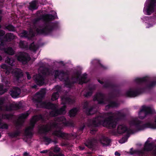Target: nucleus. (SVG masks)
Masks as SVG:
<instances>
[{"label": "nucleus", "instance_id": "6e6552de", "mask_svg": "<svg viewBox=\"0 0 156 156\" xmlns=\"http://www.w3.org/2000/svg\"><path fill=\"white\" fill-rule=\"evenodd\" d=\"M4 102V99L3 98H0V110H5L6 111H11L12 110H16L20 108L21 106L20 103L13 102L9 106H7L3 108V104Z\"/></svg>", "mask_w": 156, "mask_h": 156}, {"label": "nucleus", "instance_id": "2f4dec72", "mask_svg": "<svg viewBox=\"0 0 156 156\" xmlns=\"http://www.w3.org/2000/svg\"><path fill=\"white\" fill-rule=\"evenodd\" d=\"M96 111V109L94 108H91L89 109H87L86 113L88 115L93 114Z\"/></svg>", "mask_w": 156, "mask_h": 156}, {"label": "nucleus", "instance_id": "dca6fc26", "mask_svg": "<svg viewBox=\"0 0 156 156\" xmlns=\"http://www.w3.org/2000/svg\"><path fill=\"white\" fill-rule=\"evenodd\" d=\"M53 134L58 137H62L64 139H69L70 136V135L63 133L60 130L55 131Z\"/></svg>", "mask_w": 156, "mask_h": 156}, {"label": "nucleus", "instance_id": "7c9ffc66", "mask_svg": "<svg viewBox=\"0 0 156 156\" xmlns=\"http://www.w3.org/2000/svg\"><path fill=\"white\" fill-rule=\"evenodd\" d=\"M55 17L52 15H46L43 16L44 20L45 21H49L55 19Z\"/></svg>", "mask_w": 156, "mask_h": 156}, {"label": "nucleus", "instance_id": "aec40b11", "mask_svg": "<svg viewBox=\"0 0 156 156\" xmlns=\"http://www.w3.org/2000/svg\"><path fill=\"white\" fill-rule=\"evenodd\" d=\"M140 94L138 90L134 89H130L128 90L126 92V95L127 96L130 97H135Z\"/></svg>", "mask_w": 156, "mask_h": 156}, {"label": "nucleus", "instance_id": "473e14b6", "mask_svg": "<svg viewBox=\"0 0 156 156\" xmlns=\"http://www.w3.org/2000/svg\"><path fill=\"white\" fill-rule=\"evenodd\" d=\"M78 110L76 108H74L71 110L69 112V115L70 117H73L76 114Z\"/></svg>", "mask_w": 156, "mask_h": 156}, {"label": "nucleus", "instance_id": "864d4df0", "mask_svg": "<svg viewBox=\"0 0 156 156\" xmlns=\"http://www.w3.org/2000/svg\"><path fill=\"white\" fill-rule=\"evenodd\" d=\"M88 145L86 144V145L89 148H90L92 146V144L91 142H88Z\"/></svg>", "mask_w": 156, "mask_h": 156}, {"label": "nucleus", "instance_id": "37998d69", "mask_svg": "<svg viewBox=\"0 0 156 156\" xmlns=\"http://www.w3.org/2000/svg\"><path fill=\"white\" fill-rule=\"evenodd\" d=\"M49 156H64V155L62 154H59L58 155L54 154L51 151L49 152Z\"/></svg>", "mask_w": 156, "mask_h": 156}, {"label": "nucleus", "instance_id": "f3484780", "mask_svg": "<svg viewBox=\"0 0 156 156\" xmlns=\"http://www.w3.org/2000/svg\"><path fill=\"white\" fill-rule=\"evenodd\" d=\"M45 93L46 90L45 89H42L39 92L35 95L34 99L37 102H40L41 99L44 97Z\"/></svg>", "mask_w": 156, "mask_h": 156}, {"label": "nucleus", "instance_id": "0e129e2a", "mask_svg": "<svg viewBox=\"0 0 156 156\" xmlns=\"http://www.w3.org/2000/svg\"><path fill=\"white\" fill-rule=\"evenodd\" d=\"M2 81L3 82H5V80H4L2 79Z\"/></svg>", "mask_w": 156, "mask_h": 156}, {"label": "nucleus", "instance_id": "5fc2aeb1", "mask_svg": "<svg viewBox=\"0 0 156 156\" xmlns=\"http://www.w3.org/2000/svg\"><path fill=\"white\" fill-rule=\"evenodd\" d=\"M26 74L27 75V77L28 79L30 80L31 79V77L30 76L29 74L28 73H26Z\"/></svg>", "mask_w": 156, "mask_h": 156}, {"label": "nucleus", "instance_id": "ddd939ff", "mask_svg": "<svg viewBox=\"0 0 156 156\" xmlns=\"http://www.w3.org/2000/svg\"><path fill=\"white\" fill-rule=\"evenodd\" d=\"M18 60L21 62L23 64H25L30 59V57L26 53H20L17 56Z\"/></svg>", "mask_w": 156, "mask_h": 156}, {"label": "nucleus", "instance_id": "412c9836", "mask_svg": "<svg viewBox=\"0 0 156 156\" xmlns=\"http://www.w3.org/2000/svg\"><path fill=\"white\" fill-rule=\"evenodd\" d=\"M33 78L37 84L41 85L44 84V79L40 75L34 76L33 77Z\"/></svg>", "mask_w": 156, "mask_h": 156}, {"label": "nucleus", "instance_id": "393cba45", "mask_svg": "<svg viewBox=\"0 0 156 156\" xmlns=\"http://www.w3.org/2000/svg\"><path fill=\"white\" fill-rule=\"evenodd\" d=\"M55 89L57 92L53 93L52 95L51 99L53 101L56 100L59 97L58 92L60 89V87L58 86H57L55 87Z\"/></svg>", "mask_w": 156, "mask_h": 156}, {"label": "nucleus", "instance_id": "69168bd1", "mask_svg": "<svg viewBox=\"0 0 156 156\" xmlns=\"http://www.w3.org/2000/svg\"><path fill=\"white\" fill-rule=\"evenodd\" d=\"M2 59V57L0 55V60H1Z\"/></svg>", "mask_w": 156, "mask_h": 156}, {"label": "nucleus", "instance_id": "338daca9", "mask_svg": "<svg viewBox=\"0 0 156 156\" xmlns=\"http://www.w3.org/2000/svg\"><path fill=\"white\" fill-rule=\"evenodd\" d=\"M1 16H0V21H1Z\"/></svg>", "mask_w": 156, "mask_h": 156}, {"label": "nucleus", "instance_id": "c85d7f7f", "mask_svg": "<svg viewBox=\"0 0 156 156\" xmlns=\"http://www.w3.org/2000/svg\"><path fill=\"white\" fill-rule=\"evenodd\" d=\"M37 2L36 1H34L30 3L29 9L30 10H34L37 8Z\"/></svg>", "mask_w": 156, "mask_h": 156}, {"label": "nucleus", "instance_id": "de8ad7c7", "mask_svg": "<svg viewBox=\"0 0 156 156\" xmlns=\"http://www.w3.org/2000/svg\"><path fill=\"white\" fill-rule=\"evenodd\" d=\"M46 72H43V75H50V74H51V71L50 70L48 69L46 70Z\"/></svg>", "mask_w": 156, "mask_h": 156}, {"label": "nucleus", "instance_id": "9d476101", "mask_svg": "<svg viewBox=\"0 0 156 156\" xmlns=\"http://www.w3.org/2000/svg\"><path fill=\"white\" fill-rule=\"evenodd\" d=\"M156 5V0H147L144 8V12L147 15H150L154 11Z\"/></svg>", "mask_w": 156, "mask_h": 156}, {"label": "nucleus", "instance_id": "c756f323", "mask_svg": "<svg viewBox=\"0 0 156 156\" xmlns=\"http://www.w3.org/2000/svg\"><path fill=\"white\" fill-rule=\"evenodd\" d=\"M15 38V36L12 33H8L6 34L5 36V38L7 41H10Z\"/></svg>", "mask_w": 156, "mask_h": 156}, {"label": "nucleus", "instance_id": "2eb2a0df", "mask_svg": "<svg viewBox=\"0 0 156 156\" xmlns=\"http://www.w3.org/2000/svg\"><path fill=\"white\" fill-rule=\"evenodd\" d=\"M4 42L0 39V49H3L5 53L9 55H12L14 54V51L12 48L9 47L5 49L4 48Z\"/></svg>", "mask_w": 156, "mask_h": 156}, {"label": "nucleus", "instance_id": "72a5a7b5", "mask_svg": "<svg viewBox=\"0 0 156 156\" xmlns=\"http://www.w3.org/2000/svg\"><path fill=\"white\" fill-rule=\"evenodd\" d=\"M19 46L20 48H25L27 47L28 45L26 42L20 41L19 43Z\"/></svg>", "mask_w": 156, "mask_h": 156}, {"label": "nucleus", "instance_id": "1a4fd4ad", "mask_svg": "<svg viewBox=\"0 0 156 156\" xmlns=\"http://www.w3.org/2000/svg\"><path fill=\"white\" fill-rule=\"evenodd\" d=\"M151 139L149 138L145 142L144 150L141 151L134 150L133 152L132 151V149H131L130 153L131 154H137L140 155H143L145 154V151H148L151 150L152 149L153 143L151 142Z\"/></svg>", "mask_w": 156, "mask_h": 156}, {"label": "nucleus", "instance_id": "052dcab7", "mask_svg": "<svg viewBox=\"0 0 156 156\" xmlns=\"http://www.w3.org/2000/svg\"><path fill=\"white\" fill-rule=\"evenodd\" d=\"M28 154V153L27 152H25L24 153L23 155H24V156H26V155H27Z\"/></svg>", "mask_w": 156, "mask_h": 156}, {"label": "nucleus", "instance_id": "a18cd8bd", "mask_svg": "<svg viewBox=\"0 0 156 156\" xmlns=\"http://www.w3.org/2000/svg\"><path fill=\"white\" fill-rule=\"evenodd\" d=\"M44 140L45 142L47 143H46V144H48V143H50L51 142V139L48 138L47 137H45L44 138Z\"/></svg>", "mask_w": 156, "mask_h": 156}, {"label": "nucleus", "instance_id": "4d7b16f0", "mask_svg": "<svg viewBox=\"0 0 156 156\" xmlns=\"http://www.w3.org/2000/svg\"><path fill=\"white\" fill-rule=\"evenodd\" d=\"M156 84V83L155 82H153L152 83L151 86V87H153V86H154V85H155Z\"/></svg>", "mask_w": 156, "mask_h": 156}, {"label": "nucleus", "instance_id": "20e7f679", "mask_svg": "<svg viewBox=\"0 0 156 156\" xmlns=\"http://www.w3.org/2000/svg\"><path fill=\"white\" fill-rule=\"evenodd\" d=\"M66 122L64 117H61L56 119L55 122L52 124H48L46 126H41L39 128L40 132L44 133L48 131L52 127H58L60 128L64 125H66Z\"/></svg>", "mask_w": 156, "mask_h": 156}, {"label": "nucleus", "instance_id": "5701e85b", "mask_svg": "<svg viewBox=\"0 0 156 156\" xmlns=\"http://www.w3.org/2000/svg\"><path fill=\"white\" fill-rule=\"evenodd\" d=\"M100 142L102 145L104 146L108 145L110 142V140L107 137L102 136L100 139Z\"/></svg>", "mask_w": 156, "mask_h": 156}, {"label": "nucleus", "instance_id": "79ce46f5", "mask_svg": "<svg viewBox=\"0 0 156 156\" xmlns=\"http://www.w3.org/2000/svg\"><path fill=\"white\" fill-rule=\"evenodd\" d=\"M98 82H99L101 84H104L103 86L105 87H108L109 86V84L108 83H104L103 81H102L98 80Z\"/></svg>", "mask_w": 156, "mask_h": 156}, {"label": "nucleus", "instance_id": "c03bdc74", "mask_svg": "<svg viewBox=\"0 0 156 156\" xmlns=\"http://www.w3.org/2000/svg\"><path fill=\"white\" fill-rule=\"evenodd\" d=\"M12 115L9 114H5L2 115V118L3 119H9L11 118Z\"/></svg>", "mask_w": 156, "mask_h": 156}, {"label": "nucleus", "instance_id": "c9c22d12", "mask_svg": "<svg viewBox=\"0 0 156 156\" xmlns=\"http://www.w3.org/2000/svg\"><path fill=\"white\" fill-rule=\"evenodd\" d=\"M50 150L53 153L52 151H53L55 153H57L60 151V149L58 147L56 146L54 147H52L50 148Z\"/></svg>", "mask_w": 156, "mask_h": 156}, {"label": "nucleus", "instance_id": "4be33fe9", "mask_svg": "<svg viewBox=\"0 0 156 156\" xmlns=\"http://www.w3.org/2000/svg\"><path fill=\"white\" fill-rule=\"evenodd\" d=\"M1 68L3 69L1 70L3 72V74H1V76L3 77V76H4V74L5 73L6 75H8L11 71V68L7 67V66L5 64H3L1 66Z\"/></svg>", "mask_w": 156, "mask_h": 156}, {"label": "nucleus", "instance_id": "a211bd4d", "mask_svg": "<svg viewBox=\"0 0 156 156\" xmlns=\"http://www.w3.org/2000/svg\"><path fill=\"white\" fill-rule=\"evenodd\" d=\"M53 73L55 79L58 78L61 80H62L64 79V77L66 78L67 77L66 74L65 73L62 71L59 72L58 71H54Z\"/></svg>", "mask_w": 156, "mask_h": 156}, {"label": "nucleus", "instance_id": "e2e57ef3", "mask_svg": "<svg viewBox=\"0 0 156 156\" xmlns=\"http://www.w3.org/2000/svg\"><path fill=\"white\" fill-rule=\"evenodd\" d=\"M97 61V62H99V61H98V60H96V59H95V60H94L93 61Z\"/></svg>", "mask_w": 156, "mask_h": 156}, {"label": "nucleus", "instance_id": "8fccbe9b", "mask_svg": "<svg viewBox=\"0 0 156 156\" xmlns=\"http://www.w3.org/2000/svg\"><path fill=\"white\" fill-rule=\"evenodd\" d=\"M88 103L87 101H84L83 104L84 108H86L88 106Z\"/></svg>", "mask_w": 156, "mask_h": 156}, {"label": "nucleus", "instance_id": "6ab92c4d", "mask_svg": "<svg viewBox=\"0 0 156 156\" xmlns=\"http://www.w3.org/2000/svg\"><path fill=\"white\" fill-rule=\"evenodd\" d=\"M29 114V112H27L24 114H22L19 116L17 124L18 125H20L24 122V120L28 116Z\"/></svg>", "mask_w": 156, "mask_h": 156}, {"label": "nucleus", "instance_id": "ea45409f", "mask_svg": "<svg viewBox=\"0 0 156 156\" xmlns=\"http://www.w3.org/2000/svg\"><path fill=\"white\" fill-rule=\"evenodd\" d=\"M6 28L9 31H13L15 30V27L11 25H9L6 27Z\"/></svg>", "mask_w": 156, "mask_h": 156}, {"label": "nucleus", "instance_id": "39448f33", "mask_svg": "<svg viewBox=\"0 0 156 156\" xmlns=\"http://www.w3.org/2000/svg\"><path fill=\"white\" fill-rule=\"evenodd\" d=\"M129 125L131 126H133L138 130H142L147 128L155 129L156 117L154 123L148 122L144 124H141L140 121L137 120V118H135L131 120L129 122Z\"/></svg>", "mask_w": 156, "mask_h": 156}, {"label": "nucleus", "instance_id": "58836bf2", "mask_svg": "<svg viewBox=\"0 0 156 156\" xmlns=\"http://www.w3.org/2000/svg\"><path fill=\"white\" fill-rule=\"evenodd\" d=\"M0 128L3 129H7L8 128V125L4 123H1V119H0Z\"/></svg>", "mask_w": 156, "mask_h": 156}, {"label": "nucleus", "instance_id": "49530a36", "mask_svg": "<svg viewBox=\"0 0 156 156\" xmlns=\"http://www.w3.org/2000/svg\"><path fill=\"white\" fill-rule=\"evenodd\" d=\"M127 139L126 138H122L119 141V142L121 144H122L125 143L127 141Z\"/></svg>", "mask_w": 156, "mask_h": 156}, {"label": "nucleus", "instance_id": "0eeeda50", "mask_svg": "<svg viewBox=\"0 0 156 156\" xmlns=\"http://www.w3.org/2000/svg\"><path fill=\"white\" fill-rule=\"evenodd\" d=\"M94 101H97L99 104L108 105L107 107H113L117 106L116 104L114 102H111L109 101H106L104 98V95L101 93H97L94 98Z\"/></svg>", "mask_w": 156, "mask_h": 156}, {"label": "nucleus", "instance_id": "b1692460", "mask_svg": "<svg viewBox=\"0 0 156 156\" xmlns=\"http://www.w3.org/2000/svg\"><path fill=\"white\" fill-rule=\"evenodd\" d=\"M20 90L18 88H14L10 91V94L12 97L13 98H16L20 94Z\"/></svg>", "mask_w": 156, "mask_h": 156}, {"label": "nucleus", "instance_id": "4468645a", "mask_svg": "<svg viewBox=\"0 0 156 156\" xmlns=\"http://www.w3.org/2000/svg\"><path fill=\"white\" fill-rule=\"evenodd\" d=\"M116 132L119 134H122L125 133H132L131 129H127L126 126L124 125H119L117 127Z\"/></svg>", "mask_w": 156, "mask_h": 156}, {"label": "nucleus", "instance_id": "f704fd0d", "mask_svg": "<svg viewBox=\"0 0 156 156\" xmlns=\"http://www.w3.org/2000/svg\"><path fill=\"white\" fill-rule=\"evenodd\" d=\"M5 62L10 65L12 66L13 63L14 62V60L12 58H7Z\"/></svg>", "mask_w": 156, "mask_h": 156}, {"label": "nucleus", "instance_id": "bf43d9fd", "mask_svg": "<svg viewBox=\"0 0 156 156\" xmlns=\"http://www.w3.org/2000/svg\"><path fill=\"white\" fill-rule=\"evenodd\" d=\"M95 131V130H94V131L93 130H91L90 131V133L92 134H94V132Z\"/></svg>", "mask_w": 156, "mask_h": 156}, {"label": "nucleus", "instance_id": "a878e982", "mask_svg": "<svg viewBox=\"0 0 156 156\" xmlns=\"http://www.w3.org/2000/svg\"><path fill=\"white\" fill-rule=\"evenodd\" d=\"M12 73L14 74V75L16 76V79L17 80H18L19 79L21 78L23 75L21 70L18 69H16L13 70L12 72Z\"/></svg>", "mask_w": 156, "mask_h": 156}, {"label": "nucleus", "instance_id": "bb28decb", "mask_svg": "<svg viewBox=\"0 0 156 156\" xmlns=\"http://www.w3.org/2000/svg\"><path fill=\"white\" fill-rule=\"evenodd\" d=\"M62 103L63 104H65L66 103H71L74 102L75 99L74 98H69V97H64L62 98Z\"/></svg>", "mask_w": 156, "mask_h": 156}, {"label": "nucleus", "instance_id": "f257e3e1", "mask_svg": "<svg viewBox=\"0 0 156 156\" xmlns=\"http://www.w3.org/2000/svg\"><path fill=\"white\" fill-rule=\"evenodd\" d=\"M115 115L112 113H108L104 114H100L98 116L90 122L88 126L90 127L98 126L102 125L103 126L109 128H114L116 125V122L112 118Z\"/></svg>", "mask_w": 156, "mask_h": 156}, {"label": "nucleus", "instance_id": "9b49d317", "mask_svg": "<svg viewBox=\"0 0 156 156\" xmlns=\"http://www.w3.org/2000/svg\"><path fill=\"white\" fill-rule=\"evenodd\" d=\"M41 115L35 116L31 119L29 126L25 130V133L27 136H31L32 134V130L35 122L40 119H42Z\"/></svg>", "mask_w": 156, "mask_h": 156}, {"label": "nucleus", "instance_id": "603ef678", "mask_svg": "<svg viewBox=\"0 0 156 156\" xmlns=\"http://www.w3.org/2000/svg\"><path fill=\"white\" fill-rule=\"evenodd\" d=\"M5 34V32L2 30H0V36H2Z\"/></svg>", "mask_w": 156, "mask_h": 156}, {"label": "nucleus", "instance_id": "6e6d98bb", "mask_svg": "<svg viewBox=\"0 0 156 156\" xmlns=\"http://www.w3.org/2000/svg\"><path fill=\"white\" fill-rule=\"evenodd\" d=\"M115 155H117L118 156H119L120 155V154L117 151L115 152Z\"/></svg>", "mask_w": 156, "mask_h": 156}, {"label": "nucleus", "instance_id": "13d9d810", "mask_svg": "<svg viewBox=\"0 0 156 156\" xmlns=\"http://www.w3.org/2000/svg\"><path fill=\"white\" fill-rule=\"evenodd\" d=\"M79 147L81 150H83L84 149L83 147H82L81 146H80Z\"/></svg>", "mask_w": 156, "mask_h": 156}, {"label": "nucleus", "instance_id": "f03ea898", "mask_svg": "<svg viewBox=\"0 0 156 156\" xmlns=\"http://www.w3.org/2000/svg\"><path fill=\"white\" fill-rule=\"evenodd\" d=\"M53 29V27L49 24H47L43 27H39L35 28L34 29H31L29 33L26 31H24L19 34V36L21 37H27L30 38L34 35V31L36 30L39 33L48 34L51 32Z\"/></svg>", "mask_w": 156, "mask_h": 156}, {"label": "nucleus", "instance_id": "e433bc0d", "mask_svg": "<svg viewBox=\"0 0 156 156\" xmlns=\"http://www.w3.org/2000/svg\"><path fill=\"white\" fill-rule=\"evenodd\" d=\"M29 48L30 50L33 51H35L37 49L38 47L35 46L34 43H32L30 45Z\"/></svg>", "mask_w": 156, "mask_h": 156}, {"label": "nucleus", "instance_id": "a19ab883", "mask_svg": "<svg viewBox=\"0 0 156 156\" xmlns=\"http://www.w3.org/2000/svg\"><path fill=\"white\" fill-rule=\"evenodd\" d=\"M145 77L143 78H137L135 79V80L137 83H140L145 80Z\"/></svg>", "mask_w": 156, "mask_h": 156}, {"label": "nucleus", "instance_id": "423d86ee", "mask_svg": "<svg viewBox=\"0 0 156 156\" xmlns=\"http://www.w3.org/2000/svg\"><path fill=\"white\" fill-rule=\"evenodd\" d=\"M87 75L86 74L80 76L79 74H76L74 75L71 79V81L67 78L64 80L66 85L67 87H70L71 84L76 82H78L79 84H82L87 82L86 79Z\"/></svg>", "mask_w": 156, "mask_h": 156}, {"label": "nucleus", "instance_id": "3c124183", "mask_svg": "<svg viewBox=\"0 0 156 156\" xmlns=\"http://www.w3.org/2000/svg\"><path fill=\"white\" fill-rule=\"evenodd\" d=\"M20 133V132H17L15 133H14L13 134V135H12V136L13 137H15L16 136L19 135Z\"/></svg>", "mask_w": 156, "mask_h": 156}, {"label": "nucleus", "instance_id": "09e8293b", "mask_svg": "<svg viewBox=\"0 0 156 156\" xmlns=\"http://www.w3.org/2000/svg\"><path fill=\"white\" fill-rule=\"evenodd\" d=\"M50 151L52 152L51 151H50V149L49 150H43L42 151H41L40 152V153H41L45 154V153H47L48 152H49H49Z\"/></svg>", "mask_w": 156, "mask_h": 156}, {"label": "nucleus", "instance_id": "4c0bfd02", "mask_svg": "<svg viewBox=\"0 0 156 156\" xmlns=\"http://www.w3.org/2000/svg\"><path fill=\"white\" fill-rule=\"evenodd\" d=\"M7 90L6 88H4L3 85H0V94L2 95Z\"/></svg>", "mask_w": 156, "mask_h": 156}, {"label": "nucleus", "instance_id": "cd10ccee", "mask_svg": "<svg viewBox=\"0 0 156 156\" xmlns=\"http://www.w3.org/2000/svg\"><path fill=\"white\" fill-rule=\"evenodd\" d=\"M92 94V91L90 90L89 91L86 90H84L81 93V95H83L85 97H88L91 95Z\"/></svg>", "mask_w": 156, "mask_h": 156}, {"label": "nucleus", "instance_id": "774afa93", "mask_svg": "<svg viewBox=\"0 0 156 156\" xmlns=\"http://www.w3.org/2000/svg\"><path fill=\"white\" fill-rule=\"evenodd\" d=\"M6 82H7V83H9V82H8V81H6Z\"/></svg>", "mask_w": 156, "mask_h": 156}, {"label": "nucleus", "instance_id": "7ed1b4c3", "mask_svg": "<svg viewBox=\"0 0 156 156\" xmlns=\"http://www.w3.org/2000/svg\"><path fill=\"white\" fill-rule=\"evenodd\" d=\"M41 107L45 108L51 109L52 111L50 113V115L51 116H55L62 114H64L66 113V106L64 105L59 109H57L58 106L55 104H51L48 101L43 102L41 104Z\"/></svg>", "mask_w": 156, "mask_h": 156}, {"label": "nucleus", "instance_id": "680f3d73", "mask_svg": "<svg viewBox=\"0 0 156 156\" xmlns=\"http://www.w3.org/2000/svg\"><path fill=\"white\" fill-rule=\"evenodd\" d=\"M84 127H85L84 125H83V127H81V128H80V129L82 130L84 128Z\"/></svg>", "mask_w": 156, "mask_h": 156}, {"label": "nucleus", "instance_id": "f8f14e48", "mask_svg": "<svg viewBox=\"0 0 156 156\" xmlns=\"http://www.w3.org/2000/svg\"><path fill=\"white\" fill-rule=\"evenodd\" d=\"M152 112V109L150 107L145 106L142 107L139 113L138 117L140 119L144 118L148 114Z\"/></svg>", "mask_w": 156, "mask_h": 156}]
</instances>
